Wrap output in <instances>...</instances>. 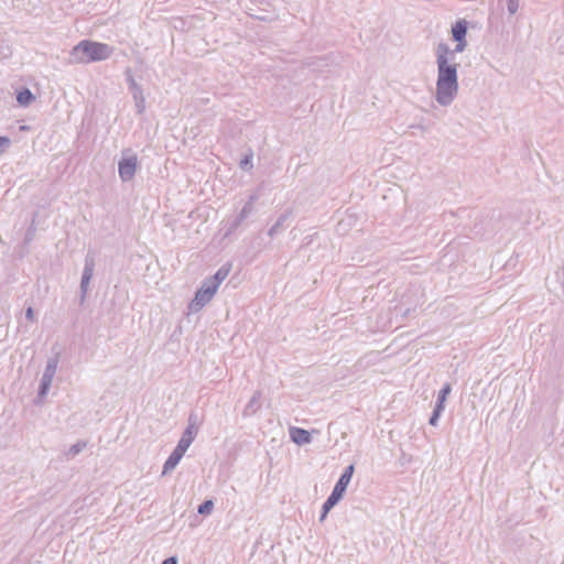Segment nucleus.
Here are the masks:
<instances>
[{"label":"nucleus","mask_w":564,"mask_h":564,"mask_svg":"<svg viewBox=\"0 0 564 564\" xmlns=\"http://www.w3.org/2000/svg\"><path fill=\"white\" fill-rule=\"evenodd\" d=\"M86 447H87L86 441H78L77 443L73 444L66 453L67 459L74 458L79 453H82Z\"/></svg>","instance_id":"nucleus-18"},{"label":"nucleus","mask_w":564,"mask_h":564,"mask_svg":"<svg viewBox=\"0 0 564 564\" xmlns=\"http://www.w3.org/2000/svg\"><path fill=\"white\" fill-rule=\"evenodd\" d=\"M197 434L198 433L194 430L185 429L176 446L186 452L194 442Z\"/></svg>","instance_id":"nucleus-16"},{"label":"nucleus","mask_w":564,"mask_h":564,"mask_svg":"<svg viewBox=\"0 0 564 564\" xmlns=\"http://www.w3.org/2000/svg\"><path fill=\"white\" fill-rule=\"evenodd\" d=\"M253 210H254V207H250V204H245L242 209L240 210V213L229 225L228 231L226 235L232 234L241 225V223L253 213Z\"/></svg>","instance_id":"nucleus-11"},{"label":"nucleus","mask_w":564,"mask_h":564,"mask_svg":"<svg viewBox=\"0 0 564 564\" xmlns=\"http://www.w3.org/2000/svg\"><path fill=\"white\" fill-rule=\"evenodd\" d=\"M451 391H452L451 383H448V382L445 383L438 392L436 405L445 408V401H446L447 395L451 393Z\"/></svg>","instance_id":"nucleus-20"},{"label":"nucleus","mask_w":564,"mask_h":564,"mask_svg":"<svg viewBox=\"0 0 564 564\" xmlns=\"http://www.w3.org/2000/svg\"><path fill=\"white\" fill-rule=\"evenodd\" d=\"M113 53V47L100 42L83 40L69 52V63L89 64L108 59Z\"/></svg>","instance_id":"nucleus-2"},{"label":"nucleus","mask_w":564,"mask_h":564,"mask_svg":"<svg viewBox=\"0 0 564 564\" xmlns=\"http://www.w3.org/2000/svg\"><path fill=\"white\" fill-rule=\"evenodd\" d=\"M290 438L297 445H305L312 442V435L308 431L302 427L292 426L289 430Z\"/></svg>","instance_id":"nucleus-9"},{"label":"nucleus","mask_w":564,"mask_h":564,"mask_svg":"<svg viewBox=\"0 0 564 564\" xmlns=\"http://www.w3.org/2000/svg\"><path fill=\"white\" fill-rule=\"evenodd\" d=\"M444 409H445L444 406H440V405L435 404L434 410L432 412V415H431V417L429 420L430 425H432V426H436L437 425L438 419H440L442 412L444 411Z\"/></svg>","instance_id":"nucleus-22"},{"label":"nucleus","mask_w":564,"mask_h":564,"mask_svg":"<svg viewBox=\"0 0 564 564\" xmlns=\"http://www.w3.org/2000/svg\"><path fill=\"white\" fill-rule=\"evenodd\" d=\"M335 507V505H329L328 501L325 500V502L323 503V507H322V513H321V517H319V521L323 522L328 512Z\"/></svg>","instance_id":"nucleus-25"},{"label":"nucleus","mask_w":564,"mask_h":564,"mask_svg":"<svg viewBox=\"0 0 564 564\" xmlns=\"http://www.w3.org/2000/svg\"><path fill=\"white\" fill-rule=\"evenodd\" d=\"M261 392L257 391L243 409V416L253 415L260 409Z\"/></svg>","instance_id":"nucleus-15"},{"label":"nucleus","mask_w":564,"mask_h":564,"mask_svg":"<svg viewBox=\"0 0 564 564\" xmlns=\"http://www.w3.org/2000/svg\"><path fill=\"white\" fill-rule=\"evenodd\" d=\"M215 284L205 280L202 286L196 291L194 299L188 304V310L192 313L199 312L207 303L210 302L214 294L217 292Z\"/></svg>","instance_id":"nucleus-3"},{"label":"nucleus","mask_w":564,"mask_h":564,"mask_svg":"<svg viewBox=\"0 0 564 564\" xmlns=\"http://www.w3.org/2000/svg\"><path fill=\"white\" fill-rule=\"evenodd\" d=\"M11 143V140L8 137H0V153L8 148Z\"/></svg>","instance_id":"nucleus-26"},{"label":"nucleus","mask_w":564,"mask_h":564,"mask_svg":"<svg viewBox=\"0 0 564 564\" xmlns=\"http://www.w3.org/2000/svg\"><path fill=\"white\" fill-rule=\"evenodd\" d=\"M126 76L129 90L132 94L135 104L137 112L141 115L145 109V98L143 95L142 87L135 82L130 68H127Z\"/></svg>","instance_id":"nucleus-6"},{"label":"nucleus","mask_w":564,"mask_h":564,"mask_svg":"<svg viewBox=\"0 0 564 564\" xmlns=\"http://www.w3.org/2000/svg\"><path fill=\"white\" fill-rule=\"evenodd\" d=\"M292 216V209L285 210L283 214L280 215L275 224L268 230V235L273 238L275 235L280 232V230L288 227V221L290 220Z\"/></svg>","instance_id":"nucleus-12"},{"label":"nucleus","mask_w":564,"mask_h":564,"mask_svg":"<svg viewBox=\"0 0 564 564\" xmlns=\"http://www.w3.org/2000/svg\"><path fill=\"white\" fill-rule=\"evenodd\" d=\"M31 238H32V235H31V229H30V230L28 231V234H26V238H25V240H26V241H29V240H31Z\"/></svg>","instance_id":"nucleus-31"},{"label":"nucleus","mask_w":564,"mask_h":564,"mask_svg":"<svg viewBox=\"0 0 564 564\" xmlns=\"http://www.w3.org/2000/svg\"><path fill=\"white\" fill-rule=\"evenodd\" d=\"M230 270H231V264L230 263L223 264L216 271V273L213 276H210L209 279H207V280L212 284H215V286L218 289L220 283L229 275Z\"/></svg>","instance_id":"nucleus-13"},{"label":"nucleus","mask_w":564,"mask_h":564,"mask_svg":"<svg viewBox=\"0 0 564 564\" xmlns=\"http://www.w3.org/2000/svg\"><path fill=\"white\" fill-rule=\"evenodd\" d=\"M95 258L88 253L85 258V265L80 280V301L84 302L88 292L89 282L94 275Z\"/></svg>","instance_id":"nucleus-8"},{"label":"nucleus","mask_w":564,"mask_h":564,"mask_svg":"<svg viewBox=\"0 0 564 564\" xmlns=\"http://www.w3.org/2000/svg\"><path fill=\"white\" fill-rule=\"evenodd\" d=\"M200 424L202 420L199 415L195 411H192L187 417V426L185 429L194 430L198 433Z\"/></svg>","instance_id":"nucleus-19"},{"label":"nucleus","mask_w":564,"mask_h":564,"mask_svg":"<svg viewBox=\"0 0 564 564\" xmlns=\"http://www.w3.org/2000/svg\"><path fill=\"white\" fill-rule=\"evenodd\" d=\"M162 564H177V558L175 556H171L165 558Z\"/></svg>","instance_id":"nucleus-28"},{"label":"nucleus","mask_w":564,"mask_h":564,"mask_svg":"<svg viewBox=\"0 0 564 564\" xmlns=\"http://www.w3.org/2000/svg\"><path fill=\"white\" fill-rule=\"evenodd\" d=\"M34 95L29 88H22L17 94V101L20 106L26 107L34 100Z\"/></svg>","instance_id":"nucleus-17"},{"label":"nucleus","mask_w":564,"mask_h":564,"mask_svg":"<svg viewBox=\"0 0 564 564\" xmlns=\"http://www.w3.org/2000/svg\"><path fill=\"white\" fill-rule=\"evenodd\" d=\"M467 30H468V23L466 20L460 19V20L456 21V23L452 26L453 40L466 39Z\"/></svg>","instance_id":"nucleus-14"},{"label":"nucleus","mask_w":564,"mask_h":564,"mask_svg":"<svg viewBox=\"0 0 564 564\" xmlns=\"http://www.w3.org/2000/svg\"><path fill=\"white\" fill-rule=\"evenodd\" d=\"M213 509H214V502H213V500L208 499V500L203 501L198 506L197 512L202 516H208L212 513Z\"/></svg>","instance_id":"nucleus-21"},{"label":"nucleus","mask_w":564,"mask_h":564,"mask_svg":"<svg viewBox=\"0 0 564 564\" xmlns=\"http://www.w3.org/2000/svg\"><path fill=\"white\" fill-rule=\"evenodd\" d=\"M507 9L510 15L516 14L519 9V0H507Z\"/></svg>","instance_id":"nucleus-24"},{"label":"nucleus","mask_w":564,"mask_h":564,"mask_svg":"<svg viewBox=\"0 0 564 564\" xmlns=\"http://www.w3.org/2000/svg\"><path fill=\"white\" fill-rule=\"evenodd\" d=\"M57 366H58V356L57 355L48 358L45 369H44V372L41 378L40 386H39V391H37L39 398H44L47 394V392L52 386L53 378L56 373Z\"/></svg>","instance_id":"nucleus-5"},{"label":"nucleus","mask_w":564,"mask_h":564,"mask_svg":"<svg viewBox=\"0 0 564 564\" xmlns=\"http://www.w3.org/2000/svg\"><path fill=\"white\" fill-rule=\"evenodd\" d=\"M252 156H253V154L250 153L240 160L239 166L241 170L247 171V170H251L253 167Z\"/></svg>","instance_id":"nucleus-23"},{"label":"nucleus","mask_w":564,"mask_h":564,"mask_svg":"<svg viewBox=\"0 0 564 564\" xmlns=\"http://www.w3.org/2000/svg\"><path fill=\"white\" fill-rule=\"evenodd\" d=\"M186 452H184L183 449H181V447H175L173 449V452L171 453V455L167 457V459L165 460L164 465H163V471L162 474L165 475L167 473H170L171 470H173L177 464L180 463V460L182 459V457L184 456Z\"/></svg>","instance_id":"nucleus-10"},{"label":"nucleus","mask_w":564,"mask_h":564,"mask_svg":"<svg viewBox=\"0 0 564 564\" xmlns=\"http://www.w3.org/2000/svg\"><path fill=\"white\" fill-rule=\"evenodd\" d=\"M411 128H417L419 130H422V131L425 130V128L421 124H416V126L413 124V126H411Z\"/></svg>","instance_id":"nucleus-30"},{"label":"nucleus","mask_w":564,"mask_h":564,"mask_svg":"<svg viewBox=\"0 0 564 564\" xmlns=\"http://www.w3.org/2000/svg\"><path fill=\"white\" fill-rule=\"evenodd\" d=\"M355 467L352 464L348 465L343 474L340 475L339 479L335 484V487L333 488V491L327 497L326 501H328L329 505H337L340 499L343 498L350 480L354 475Z\"/></svg>","instance_id":"nucleus-4"},{"label":"nucleus","mask_w":564,"mask_h":564,"mask_svg":"<svg viewBox=\"0 0 564 564\" xmlns=\"http://www.w3.org/2000/svg\"><path fill=\"white\" fill-rule=\"evenodd\" d=\"M25 318L30 322H34L35 321V316H34V311L32 307H28L26 311H25Z\"/></svg>","instance_id":"nucleus-27"},{"label":"nucleus","mask_w":564,"mask_h":564,"mask_svg":"<svg viewBox=\"0 0 564 564\" xmlns=\"http://www.w3.org/2000/svg\"><path fill=\"white\" fill-rule=\"evenodd\" d=\"M454 41L456 42L454 48L445 42H440L435 47L437 66L435 100L443 107L449 106L457 97L459 65L455 62V55L464 52L468 45L466 39Z\"/></svg>","instance_id":"nucleus-1"},{"label":"nucleus","mask_w":564,"mask_h":564,"mask_svg":"<svg viewBox=\"0 0 564 564\" xmlns=\"http://www.w3.org/2000/svg\"><path fill=\"white\" fill-rule=\"evenodd\" d=\"M138 158L135 154L122 158L118 163V173L122 182H130L138 169Z\"/></svg>","instance_id":"nucleus-7"},{"label":"nucleus","mask_w":564,"mask_h":564,"mask_svg":"<svg viewBox=\"0 0 564 564\" xmlns=\"http://www.w3.org/2000/svg\"><path fill=\"white\" fill-rule=\"evenodd\" d=\"M258 199L257 195H251L246 204H250V207H254V203Z\"/></svg>","instance_id":"nucleus-29"}]
</instances>
